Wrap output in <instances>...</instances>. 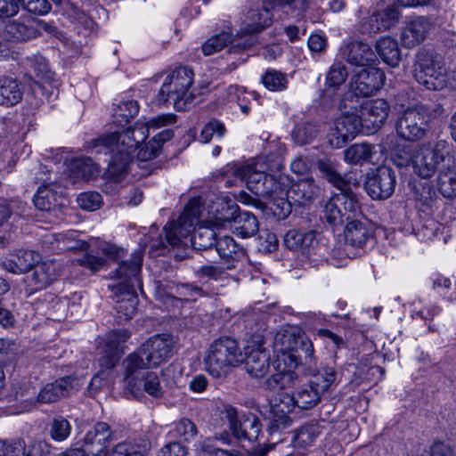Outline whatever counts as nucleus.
<instances>
[{
    "mask_svg": "<svg viewBox=\"0 0 456 456\" xmlns=\"http://www.w3.org/2000/svg\"><path fill=\"white\" fill-rule=\"evenodd\" d=\"M18 2L28 12L37 15H45L51 10L48 0H18Z\"/></svg>",
    "mask_w": 456,
    "mask_h": 456,
    "instance_id": "63",
    "label": "nucleus"
},
{
    "mask_svg": "<svg viewBox=\"0 0 456 456\" xmlns=\"http://www.w3.org/2000/svg\"><path fill=\"white\" fill-rule=\"evenodd\" d=\"M78 206L85 210L94 211L102 206V199L100 193L95 191H87L81 193L77 199Z\"/></svg>",
    "mask_w": 456,
    "mask_h": 456,
    "instance_id": "62",
    "label": "nucleus"
},
{
    "mask_svg": "<svg viewBox=\"0 0 456 456\" xmlns=\"http://www.w3.org/2000/svg\"><path fill=\"white\" fill-rule=\"evenodd\" d=\"M238 342L231 337H222L211 343L204 364L206 370L214 378H224L231 369L243 362Z\"/></svg>",
    "mask_w": 456,
    "mask_h": 456,
    "instance_id": "3",
    "label": "nucleus"
},
{
    "mask_svg": "<svg viewBox=\"0 0 456 456\" xmlns=\"http://www.w3.org/2000/svg\"><path fill=\"white\" fill-rule=\"evenodd\" d=\"M344 235L346 244L362 248L371 237V232L364 223L351 219L345 228Z\"/></svg>",
    "mask_w": 456,
    "mask_h": 456,
    "instance_id": "37",
    "label": "nucleus"
},
{
    "mask_svg": "<svg viewBox=\"0 0 456 456\" xmlns=\"http://www.w3.org/2000/svg\"><path fill=\"white\" fill-rule=\"evenodd\" d=\"M129 337L130 333L126 330H117L109 333L104 354L117 353L119 356L120 345L125 343Z\"/></svg>",
    "mask_w": 456,
    "mask_h": 456,
    "instance_id": "59",
    "label": "nucleus"
},
{
    "mask_svg": "<svg viewBox=\"0 0 456 456\" xmlns=\"http://www.w3.org/2000/svg\"><path fill=\"white\" fill-rule=\"evenodd\" d=\"M431 28L428 18L418 17L406 24L401 34L403 46L412 48L423 42Z\"/></svg>",
    "mask_w": 456,
    "mask_h": 456,
    "instance_id": "26",
    "label": "nucleus"
},
{
    "mask_svg": "<svg viewBox=\"0 0 456 456\" xmlns=\"http://www.w3.org/2000/svg\"><path fill=\"white\" fill-rule=\"evenodd\" d=\"M348 70L345 64L340 61L334 62L326 74L325 87L322 91L321 100L324 105L331 106L339 98L340 87L346 81Z\"/></svg>",
    "mask_w": 456,
    "mask_h": 456,
    "instance_id": "19",
    "label": "nucleus"
},
{
    "mask_svg": "<svg viewBox=\"0 0 456 456\" xmlns=\"http://www.w3.org/2000/svg\"><path fill=\"white\" fill-rule=\"evenodd\" d=\"M99 174V166L91 158H81L71 163L69 179L73 183L88 181Z\"/></svg>",
    "mask_w": 456,
    "mask_h": 456,
    "instance_id": "38",
    "label": "nucleus"
},
{
    "mask_svg": "<svg viewBox=\"0 0 456 456\" xmlns=\"http://www.w3.org/2000/svg\"><path fill=\"white\" fill-rule=\"evenodd\" d=\"M265 86L271 91H281L287 87L288 79L285 74L275 69L265 72L262 77Z\"/></svg>",
    "mask_w": 456,
    "mask_h": 456,
    "instance_id": "58",
    "label": "nucleus"
},
{
    "mask_svg": "<svg viewBox=\"0 0 456 456\" xmlns=\"http://www.w3.org/2000/svg\"><path fill=\"white\" fill-rule=\"evenodd\" d=\"M416 81L429 90H441L447 84V72L440 57L428 51H420L414 64Z\"/></svg>",
    "mask_w": 456,
    "mask_h": 456,
    "instance_id": "6",
    "label": "nucleus"
},
{
    "mask_svg": "<svg viewBox=\"0 0 456 456\" xmlns=\"http://www.w3.org/2000/svg\"><path fill=\"white\" fill-rule=\"evenodd\" d=\"M174 131L171 128H167L155 134L145 146L140 149L138 152V159L134 161L133 156L129 151L116 150L117 152L111 156L109 162L108 172L113 177H119L126 174L134 165L139 166L138 161H148L156 158L162 148V145L172 139Z\"/></svg>",
    "mask_w": 456,
    "mask_h": 456,
    "instance_id": "5",
    "label": "nucleus"
},
{
    "mask_svg": "<svg viewBox=\"0 0 456 456\" xmlns=\"http://www.w3.org/2000/svg\"><path fill=\"white\" fill-rule=\"evenodd\" d=\"M200 206L196 201L189 202L177 221L165 226L167 242L171 246L180 244L183 238L191 235V242L196 250H205L216 246V233L208 227L195 228L199 222Z\"/></svg>",
    "mask_w": 456,
    "mask_h": 456,
    "instance_id": "2",
    "label": "nucleus"
},
{
    "mask_svg": "<svg viewBox=\"0 0 456 456\" xmlns=\"http://www.w3.org/2000/svg\"><path fill=\"white\" fill-rule=\"evenodd\" d=\"M138 384H140V392L142 388L143 391L154 398H161L164 395L159 378L156 372L146 371L145 375L142 376Z\"/></svg>",
    "mask_w": 456,
    "mask_h": 456,
    "instance_id": "52",
    "label": "nucleus"
},
{
    "mask_svg": "<svg viewBox=\"0 0 456 456\" xmlns=\"http://www.w3.org/2000/svg\"><path fill=\"white\" fill-rule=\"evenodd\" d=\"M216 249L226 264V269H235L237 265L246 256L244 248L239 246L231 236L218 238L216 241Z\"/></svg>",
    "mask_w": 456,
    "mask_h": 456,
    "instance_id": "25",
    "label": "nucleus"
},
{
    "mask_svg": "<svg viewBox=\"0 0 456 456\" xmlns=\"http://www.w3.org/2000/svg\"><path fill=\"white\" fill-rule=\"evenodd\" d=\"M452 157L446 149L444 141L436 142L433 148L423 146L412 159L414 173L421 178H430L434 174L437 175L445 161Z\"/></svg>",
    "mask_w": 456,
    "mask_h": 456,
    "instance_id": "11",
    "label": "nucleus"
},
{
    "mask_svg": "<svg viewBox=\"0 0 456 456\" xmlns=\"http://www.w3.org/2000/svg\"><path fill=\"white\" fill-rule=\"evenodd\" d=\"M323 393L314 387L311 383L308 386L299 389L294 396L296 397V404L298 408L308 410L317 405Z\"/></svg>",
    "mask_w": 456,
    "mask_h": 456,
    "instance_id": "48",
    "label": "nucleus"
},
{
    "mask_svg": "<svg viewBox=\"0 0 456 456\" xmlns=\"http://www.w3.org/2000/svg\"><path fill=\"white\" fill-rule=\"evenodd\" d=\"M229 428L233 436L240 441L255 442L262 430L259 418L251 412L239 416L237 410L229 405L224 409Z\"/></svg>",
    "mask_w": 456,
    "mask_h": 456,
    "instance_id": "12",
    "label": "nucleus"
},
{
    "mask_svg": "<svg viewBox=\"0 0 456 456\" xmlns=\"http://www.w3.org/2000/svg\"><path fill=\"white\" fill-rule=\"evenodd\" d=\"M320 434L321 427L316 423L302 426L294 436V446L297 448L311 446Z\"/></svg>",
    "mask_w": 456,
    "mask_h": 456,
    "instance_id": "50",
    "label": "nucleus"
},
{
    "mask_svg": "<svg viewBox=\"0 0 456 456\" xmlns=\"http://www.w3.org/2000/svg\"><path fill=\"white\" fill-rule=\"evenodd\" d=\"M436 187L445 199L456 198V161L448 159L436 177Z\"/></svg>",
    "mask_w": 456,
    "mask_h": 456,
    "instance_id": "29",
    "label": "nucleus"
},
{
    "mask_svg": "<svg viewBox=\"0 0 456 456\" xmlns=\"http://www.w3.org/2000/svg\"><path fill=\"white\" fill-rule=\"evenodd\" d=\"M139 111L136 101L128 100L121 102L113 109V122L118 126H124L134 118Z\"/></svg>",
    "mask_w": 456,
    "mask_h": 456,
    "instance_id": "49",
    "label": "nucleus"
},
{
    "mask_svg": "<svg viewBox=\"0 0 456 456\" xmlns=\"http://www.w3.org/2000/svg\"><path fill=\"white\" fill-rule=\"evenodd\" d=\"M194 73L189 67L173 69L164 80L158 94L159 103L172 105L176 110H184L191 104L193 95L189 92L193 83Z\"/></svg>",
    "mask_w": 456,
    "mask_h": 456,
    "instance_id": "4",
    "label": "nucleus"
},
{
    "mask_svg": "<svg viewBox=\"0 0 456 456\" xmlns=\"http://www.w3.org/2000/svg\"><path fill=\"white\" fill-rule=\"evenodd\" d=\"M25 204L18 200L0 199V225L4 224L12 215L24 212Z\"/></svg>",
    "mask_w": 456,
    "mask_h": 456,
    "instance_id": "57",
    "label": "nucleus"
},
{
    "mask_svg": "<svg viewBox=\"0 0 456 456\" xmlns=\"http://www.w3.org/2000/svg\"><path fill=\"white\" fill-rule=\"evenodd\" d=\"M431 114L425 106L408 108L395 123L397 134L403 139L414 142L422 139L429 129Z\"/></svg>",
    "mask_w": 456,
    "mask_h": 456,
    "instance_id": "9",
    "label": "nucleus"
},
{
    "mask_svg": "<svg viewBox=\"0 0 456 456\" xmlns=\"http://www.w3.org/2000/svg\"><path fill=\"white\" fill-rule=\"evenodd\" d=\"M297 380V376L295 372L279 371L270 376L264 384L265 389L271 391H281L293 387Z\"/></svg>",
    "mask_w": 456,
    "mask_h": 456,
    "instance_id": "47",
    "label": "nucleus"
},
{
    "mask_svg": "<svg viewBox=\"0 0 456 456\" xmlns=\"http://www.w3.org/2000/svg\"><path fill=\"white\" fill-rule=\"evenodd\" d=\"M232 42V35L227 31L212 36L202 45V52L205 55H211L221 51Z\"/></svg>",
    "mask_w": 456,
    "mask_h": 456,
    "instance_id": "54",
    "label": "nucleus"
},
{
    "mask_svg": "<svg viewBox=\"0 0 456 456\" xmlns=\"http://www.w3.org/2000/svg\"><path fill=\"white\" fill-rule=\"evenodd\" d=\"M70 422L61 415L54 416L49 422V436L56 442L66 440L71 433Z\"/></svg>",
    "mask_w": 456,
    "mask_h": 456,
    "instance_id": "51",
    "label": "nucleus"
},
{
    "mask_svg": "<svg viewBox=\"0 0 456 456\" xmlns=\"http://www.w3.org/2000/svg\"><path fill=\"white\" fill-rule=\"evenodd\" d=\"M106 456H146L141 445L124 441L116 444Z\"/></svg>",
    "mask_w": 456,
    "mask_h": 456,
    "instance_id": "60",
    "label": "nucleus"
},
{
    "mask_svg": "<svg viewBox=\"0 0 456 456\" xmlns=\"http://www.w3.org/2000/svg\"><path fill=\"white\" fill-rule=\"evenodd\" d=\"M5 33L12 40L27 41L37 37L38 30L32 20H12L5 26Z\"/></svg>",
    "mask_w": 456,
    "mask_h": 456,
    "instance_id": "41",
    "label": "nucleus"
},
{
    "mask_svg": "<svg viewBox=\"0 0 456 456\" xmlns=\"http://www.w3.org/2000/svg\"><path fill=\"white\" fill-rule=\"evenodd\" d=\"M337 371L334 367L325 365L314 370L309 383L323 394L327 392L337 381Z\"/></svg>",
    "mask_w": 456,
    "mask_h": 456,
    "instance_id": "45",
    "label": "nucleus"
},
{
    "mask_svg": "<svg viewBox=\"0 0 456 456\" xmlns=\"http://www.w3.org/2000/svg\"><path fill=\"white\" fill-rule=\"evenodd\" d=\"M270 355L262 348L252 349L245 359V369L253 378H263L269 371Z\"/></svg>",
    "mask_w": 456,
    "mask_h": 456,
    "instance_id": "35",
    "label": "nucleus"
},
{
    "mask_svg": "<svg viewBox=\"0 0 456 456\" xmlns=\"http://www.w3.org/2000/svg\"><path fill=\"white\" fill-rule=\"evenodd\" d=\"M283 338L290 341L291 335H284ZM294 346L285 347L283 350L291 352L290 356L294 359L296 364H305L312 369L315 366L316 362L314 357V345L310 339L304 336L293 337Z\"/></svg>",
    "mask_w": 456,
    "mask_h": 456,
    "instance_id": "28",
    "label": "nucleus"
},
{
    "mask_svg": "<svg viewBox=\"0 0 456 456\" xmlns=\"http://www.w3.org/2000/svg\"><path fill=\"white\" fill-rule=\"evenodd\" d=\"M142 264L141 253H134L129 261H123L116 270V277L120 280L114 288L116 306L119 322L134 317L137 311L138 297L135 287L142 288L140 278Z\"/></svg>",
    "mask_w": 456,
    "mask_h": 456,
    "instance_id": "1",
    "label": "nucleus"
},
{
    "mask_svg": "<svg viewBox=\"0 0 456 456\" xmlns=\"http://www.w3.org/2000/svg\"><path fill=\"white\" fill-rule=\"evenodd\" d=\"M413 199L422 208V211L431 209L438 200L434 187L428 182L418 183L412 188Z\"/></svg>",
    "mask_w": 456,
    "mask_h": 456,
    "instance_id": "44",
    "label": "nucleus"
},
{
    "mask_svg": "<svg viewBox=\"0 0 456 456\" xmlns=\"http://www.w3.org/2000/svg\"><path fill=\"white\" fill-rule=\"evenodd\" d=\"M232 227L237 235L241 238H248L257 232L259 224L257 218L253 214L245 211L237 214Z\"/></svg>",
    "mask_w": 456,
    "mask_h": 456,
    "instance_id": "43",
    "label": "nucleus"
},
{
    "mask_svg": "<svg viewBox=\"0 0 456 456\" xmlns=\"http://www.w3.org/2000/svg\"><path fill=\"white\" fill-rule=\"evenodd\" d=\"M389 105L383 99L366 102L361 109V118L363 126L371 131L381 127L388 117Z\"/></svg>",
    "mask_w": 456,
    "mask_h": 456,
    "instance_id": "23",
    "label": "nucleus"
},
{
    "mask_svg": "<svg viewBox=\"0 0 456 456\" xmlns=\"http://www.w3.org/2000/svg\"><path fill=\"white\" fill-rule=\"evenodd\" d=\"M320 188L312 177L301 179L293 183L287 190L286 196L291 199L295 205H304L314 200L319 193Z\"/></svg>",
    "mask_w": 456,
    "mask_h": 456,
    "instance_id": "32",
    "label": "nucleus"
},
{
    "mask_svg": "<svg viewBox=\"0 0 456 456\" xmlns=\"http://www.w3.org/2000/svg\"><path fill=\"white\" fill-rule=\"evenodd\" d=\"M176 121L175 114H162L151 118L147 123L136 122L134 126L129 127L133 133L137 147L149 136L150 130L159 129L162 126L174 124Z\"/></svg>",
    "mask_w": 456,
    "mask_h": 456,
    "instance_id": "34",
    "label": "nucleus"
},
{
    "mask_svg": "<svg viewBox=\"0 0 456 456\" xmlns=\"http://www.w3.org/2000/svg\"><path fill=\"white\" fill-rule=\"evenodd\" d=\"M289 6L303 12L308 8V0H265L261 10H251L248 12L249 22L242 30L243 34L253 35L269 27L272 23V12Z\"/></svg>",
    "mask_w": 456,
    "mask_h": 456,
    "instance_id": "10",
    "label": "nucleus"
},
{
    "mask_svg": "<svg viewBox=\"0 0 456 456\" xmlns=\"http://www.w3.org/2000/svg\"><path fill=\"white\" fill-rule=\"evenodd\" d=\"M23 91L16 79L4 77L0 78V105L13 106L22 99Z\"/></svg>",
    "mask_w": 456,
    "mask_h": 456,
    "instance_id": "40",
    "label": "nucleus"
},
{
    "mask_svg": "<svg viewBox=\"0 0 456 456\" xmlns=\"http://www.w3.org/2000/svg\"><path fill=\"white\" fill-rule=\"evenodd\" d=\"M316 164L322 177L338 190L351 189L349 183L338 172L337 164L334 161L330 159H321L317 160Z\"/></svg>",
    "mask_w": 456,
    "mask_h": 456,
    "instance_id": "42",
    "label": "nucleus"
},
{
    "mask_svg": "<svg viewBox=\"0 0 456 456\" xmlns=\"http://www.w3.org/2000/svg\"><path fill=\"white\" fill-rule=\"evenodd\" d=\"M363 126V122L360 115L355 113H347L339 117L334 127L328 134V142L333 148H342L346 143L354 138L360 128Z\"/></svg>",
    "mask_w": 456,
    "mask_h": 456,
    "instance_id": "15",
    "label": "nucleus"
},
{
    "mask_svg": "<svg viewBox=\"0 0 456 456\" xmlns=\"http://www.w3.org/2000/svg\"><path fill=\"white\" fill-rule=\"evenodd\" d=\"M174 437L179 438L182 442H191L198 434L196 425L189 419H182L175 424L171 431Z\"/></svg>",
    "mask_w": 456,
    "mask_h": 456,
    "instance_id": "53",
    "label": "nucleus"
},
{
    "mask_svg": "<svg viewBox=\"0 0 456 456\" xmlns=\"http://www.w3.org/2000/svg\"><path fill=\"white\" fill-rule=\"evenodd\" d=\"M118 362V355L117 353L103 354L99 359L100 370L93 377L88 387V392L91 395H95L101 388L108 385L111 370Z\"/></svg>",
    "mask_w": 456,
    "mask_h": 456,
    "instance_id": "33",
    "label": "nucleus"
},
{
    "mask_svg": "<svg viewBox=\"0 0 456 456\" xmlns=\"http://www.w3.org/2000/svg\"><path fill=\"white\" fill-rule=\"evenodd\" d=\"M87 148L91 150L92 154L94 152L96 155L102 153L108 155L115 149L129 151L130 154H133L138 147L133 133L130 128H127L121 133L114 132L92 140L88 142Z\"/></svg>",
    "mask_w": 456,
    "mask_h": 456,
    "instance_id": "13",
    "label": "nucleus"
},
{
    "mask_svg": "<svg viewBox=\"0 0 456 456\" xmlns=\"http://www.w3.org/2000/svg\"><path fill=\"white\" fill-rule=\"evenodd\" d=\"M39 259L40 256L37 252L24 250L12 256V258L6 259L4 265L13 273H27L34 269Z\"/></svg>",
    "mask_w": 456,
    "mask_h": 456,
    "instance_id": "36",
    "label": "nucleus"
},
{
    "mask_svg": "<svg viewBox=\"0 0 456 456\" xmlns=\"http://www.w3.org/2000/svg\"><path fill=\"white\" fill-rule=\"evenodd\" d=\"M125 370L124 381L126 389L134 397L140 394V384L142 375H145L147 369L150 365L147 364L146 359H143L140 350L138 349L133 354H130L122 362Z\"/></svg>",
    "mask_w": 456,
    "mask_h": 456,
    "instance_id": "18",
    "label": "nucleus"
},
{
    "mask_svg": "<svg viewBox=\"0 0 456 456\" xmlns=\"http://www.w3.org/2000/svg\"><path fill=\"white\" fill-rule=\"evenodd\" d=\"M35 207L42 211H50L62 205V191L57 183L42 184L34 197Z\"/></svg>",
    "mask_w": 456,
    "mask_h": 456,
    "instance_id": "30",
    "label": "nucleus"
},
{
    "mask_svg": "<svg viewBox=\"0 0 456 456\" xmlns=\"http://www.w3.org/2000/svg\"><path fill=\"white\" fill-rule=\"evenodd\" d=\"M113 436L112 430L109 424L97 422L86 434L84 437L85 456H99L105 451Z\"/></svg>",
    "mask_w": 456,
    "mask_h": 456,
    "instance_id": "21",
    "label": "nucleus"
},
{
    "mask_svg": "<svg viewBox=\"0 0 456 456\" xmlns=\"http://www.w3.org/2000/svg\"><path fill=\"white\" fill-rule=\"evenodd\" d=\"M343 60L353 66L369 67L375 63L377 56L370 45L362 41H349L339 48Z\"/></svg>",
    "mask_w": 456,
    "mask_h": 456,
    "instance_id": "20",
    "label": "nucleus"
},
{
    "mask_svg": "<svg viewBox=\"0 0 456 456\" xmlns=\"http://www.w3.org/2000/svg\"><path fill=\"white\" fill-rule=\"evenodd\" d=\"M258 249L265 253H271L278 247V239L275 233L263 231L258 238Z\"/></svg>",
    "mask_w": 456,
    "mask_h": 456,
    "instance_id": "64",
    "label": "nucleus"
},
{
    "mask_svg": "<svg viewBox=\"0 0 456 456\" xmlns=\"http://www.w3.org/2000/svg\"><path fill=\"white\" fill-rule=\"evenodd\" d=\"M375 153L372 144L362 142L351 145L345 151V159L352 164L370 162Z\"/></svg>",
    "mask_w": 456,
    "mask_h": 456,
    "instance_id": "46",
    "label": "nucleus"
},
{
    "mask_svg": "<svg viewBox=\"0 0 456 456\" xmlns=\"http://www.w3.org/2000/svg\"><path fill=\"white\" fill-rule=\"evenodd\" d=\"M172 339L168 335H156L150 338L140 347V354L150 367L155 368L167 361L172 354Z\"/></svg>",
    "mask_w": 456,
    "mask_h": 456,
    "instance_id": "16",
    "label": "nucleus"
},
{
    "mask_svg": "<svg viewBox=\"0 0 456 456\" xmlns=\"http://www.w3.org/2000/svg\"><path fill=\"white\" fill-rule=\"evenodd\" d=\"M317 126L311 122H305L297 125L293 132L292 138L298 145L310 143L317 135Z\"/></svg>",
    "mask_w": 456,
    "mask_h": 456,
    "instance_id": "55",
    "label": "nucleus"
},
{
    "mask_svg": "<svg viewBox=\"0 0 456 456\" xmlns=\"http://www.w3.org/2000/svg\"><path fill=\"white\" fill-rule=\"evenodd\" d=\"M376 50L380 58L387 65L397 67L401 61V51L395 39L390 37L379 38L376 43Z\"/></svg>",
    "mask_w": 456,
    "mask_h": 456,
    "instance_id": "39",
    "label": "nucleus"
},
{
    "mask_svg": "<svg viewBox=\"0 0 456 456\" xmlns=\"http://www.w3.org/2000/svg\"><path fill=\"white\" fill-rule=\"evenodd\" d=\"M229 172L241 182L246 181L248 189L256 197H273L281 189V183L273 175L256 169V166H232Z\"/></svg>",
    "mask_w": 456,
    "mask_h": 456,
    "instance_id": "8",
    "label": "nucleus"
},
{
    "mask_svg": "<svg viewBox=\"0 0 456 456\" xmlns=\"http://www.w3.org/2000/svg\"><path fill=\"white\" fill-rule=\"evenodd\" d=\"M296 404V397L294 395L288 393L278 394L271 403L272 412L273 414L272 419L271 429L280 430L289 427L291 419L289 414L293 411Z\"/></svg>",
    "mask_w": 456,
    "mask_h": 456,
    "instance_id": "24",
    "label": "nucleus"
},
{
    "mask_svg": "<svg viewBox=\"0 0 456 456\" xmlns=\"http://www.w3.org/2000/svg\"><path fill=\"white\" fill-rule=\"evenodd\" d=\"M400 18L398 8L393 4L372 13L362 24V31L367 34H377L395 27Z\"/></svg>",
    "mask_w": 456,
    "mask_h": 456,
    "instance_id": "22",
    "label": "nucleus"
},
{
    "mask_svg": "<svg viewBox=\"0 0 456 456\" xmlns=\"http://www.w3.org/2000/svg\"><path fill=\"white\" fill-rule=\"evenodd\" d=\"M395 184L393 169L387 166H381L371 174H368L364 188L373 200H386L395 191Z\"/></svg>",
    "mask_w": 456,
    "mask_h": 456,
    "instance_id": "14",
    "label": "nucleus"
},
{
    "mask_svg": "<svg viewBox=\"0 0 456 456\" xmlns=\"http://www.w3.org/2000/svg\"><path fill=\"white\" fill-rule=\"evenodd\" d=\"M61 265L54 260L37 262L33 269L31 280L38 289H44L54 281L61 273Z\"/></svg>",
    "mask_w": 456,
    "mask_h": 456,
    "instance_id": "31",
    "label": "nucleus"
},
{
    "mask_svg": "<svg viewBox=\"0 0 456 456\" xmlns=\"http://www.w3.org/2000/svg\"><path fill=\"white\" fill-rule=\"evenodd\" d=\"M238 206L228 201H220L216 209V222L217 225H224L225 223H233L237 216Z\"/></svg>",
    "mask_w": 456,
    "mask_h": 456,
    "instance_id": "56",
    "label": "nucleus"
},
{
    "mask_svg": "<svg viewBox=\"0 0 456 456\" xmlns=\"http://www.w3.org/2000/svg\"><path fill=\"white\" fill-rule=\"evenodd\" d=\"M282 191L283 189L281 188L277 194H273V197H271L273 200L272 207L273 212L279 219L288 217L292 212V206L295 205L294 202H291V199L288 197L287 199L276 197L278 194H281Z\"/></svg>",
    "mask_w": 456,
    "mask_h": 456,
    "instance_id": "61",
    "label": "nucleus"
},
{
    "mask_svg": "<svg viewBox=\"0 0 456 456\" xmlns=\"http://www.w3.org/2000/svg\"><path fill=\"white\" fill-rule=\"evenodd\" d=\"M384 80L385 74L380 69L369 66L354 74L350 85L355 94L368 97L381 88Z\"/></svg>",
    "mask_w": 456,
    "mask_h": 456,
    "instance_id": "17",
    "label": "nucleus"
},
{
    "mask_svg": "<svg viewBox=\"0 0 456 456\" xmlns=\"http://www.w3.org/2000/svg\"><path fill=\"white\" fill-rule=\"evenodd\" d=\"M74 379L63 377L53 383L46 384L39 392L37 401L42 403H52L61 400L76 389Z\"/></svg>",
    "mask_w": 456,
    "mask_h": 456,
    "instance_id": "27",
    "label": "nucleus"
},
{
    "mask_svg": "<svg viewBox=\"0 0 456 456\" xmlns=\"http://www.w3.org/2000/svg\"><path fill=\"white\" fill-rule=\"evenodd\" d=\"M359 212L360 206L356 195L351 189L341 190L325 203L322 217L330 225L336 227L349 222Z\"/></svg>",
    "mask_w": 456,
    "mask_h": 456,
    "instance_id": "7",
    "label": "nucleus"
}]
</instances>
